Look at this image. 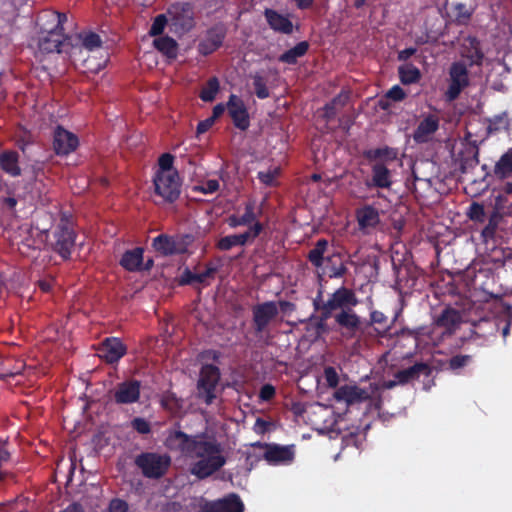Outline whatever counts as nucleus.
<instances>
[{"label": "nucleus", "mask_w": 512, "mask_h": 512, "mask_svg": "<svg viewBox=\"0 0 512 512\" xmlns=\"http://www.w3.org/2000/svg\"><path fill=\"white\" fill-rule=\"evenodd\" d=\"M220 376V369L213 364H206L200 370L197 382V397L207 405H211L216 398L215 391Z\"/></svg>", "instance_id": "8"}, {"label": "nucleus", "mask_w": 512, "mask_h": 512, "mask_svg": "<svg viewBox=\"0 0 512 512\" xmlns=\"http://www.w3.org/2000/svg\"><path fill=\"white\" fill-rule=\"evenodd\" d=\"M324 377L329 387L336 389L338 388L337 386L339 383V376L334 367H326L324 369Z\"/></svg>", "instance_id": "55"}, {"label": "nucleus", "mask_w": 512, "mask_h": 512, "mask_svg": "<svg viewBox=\"0 0 512 512\" xmlns=\"http://www.w3.org/2000/svg\"><path fill=\"white\" fill-rule=\"evenodd\" d=\"M264 17L269 27L275 32L286 35L293 32L294 26L288 15H283L274 9L266 8L264 10Z\"/></svg>", "instance_id": "23"}, {"label": "nucleus", "mask_w": 512, "mask_h": 512, "mask_svg": "<svg viewBox=\"0 0 512 512\" xmlns=\"http://www.w3.org/2000/svg\"><path fill=\"white\" fill-rule=\"evenodd\" d=\"M256 219L255 205L253 202H248L245 205V212L241 216L235 214L230 215L227 219V223L231 228L239 226H246L254 222Z\"/></svg>", "instance_id": "33"}, {"label": "nucleus", "mask_w": 512, "mask_h": 512, "mask_svg": "<svg viewBox=\"0 0 512 512\" xmlns=\"http://www.w3.org/2000/svg\"><path fill=\"white\" fill-rule=\"evenodd\" d=\"M469 72L462 62H454L449 68L448 88L444 93L447 102L455 101L461 92L469 86Z\"/></svg>", "instance_id": "9"}, {"label": "nucleus", "mask_w": 512, "mask_h": 512, "mask_svg": "<svg viewBox=\"0 0 512 512\" xmlns=\"http://www.w3.org/2000/svg\"><path fill=\"white\" fill-rule=\"evenodd\" d=\"M493 176L498 180H505L512 176V147L495 163Z\"/></svg>", "instance_id": "29"}, {"label": "nucleus", "mask_w": 512, "mask_h": 512, "mask_svg": "<svg viewBox=\"0 0 512 512\" xmlns=\"http://www.w3.org/2000/svg\"><path fill=\"white\" fill-rule=\"evenodd\" d=\"M262 231H263V224L260 222H255L243 234H247V243H248L249 241H252L255 238H257Z\"/></svg>", "instance_id": "60"}, {"label": "nucleus", "mask_w": 512, "mask_h": 512, "mask_svg": "<svg viewBox=\"0 0 512 512\" xmlns=\"http://www.w3.org/2000/svg\"><path fill=\"white\" fill-rule=\"evenodd\" d=\"M460 322V314L453 308H446L438 316L436 324L446 329L454 328Z\"/></svg>", "instance_id": "42"}, {"label": "nucleus", "mask_w": 512, "mask_h": 512, "mask_svg": "<svg viewBox=\"0 0 512 512\" xmlns=\"http://www.w3.org/2000/svg\"><path fill=\"white\" fill-rule=\"evenodd\" d=\"M73 46L72 38L65 36L64 31L40 33L38 39L39 50L44 53H69Z\"/></svg>", "instance_id": "12"}, {"label": "nucleus", "mask_w": 512, "mask_h": 512, "mask_svg": "<svg viewBox=\"0 0 512 512\" xmlns=\"http://www.w3.org/2000/svg\"><path fill=\"white\" fill-rule=\"evenodd\" d=\"M53 239L51 243L52 250L63 260L70 259L75 245L76 232L72 222L67 217H61L53 231Z\"/></svg>", "instance_id": "5"}, {"label": "nucleus", "mask_w": 512, "mask_h": 512, "mask_svg": "<svg viewBox=\"0 0 512 512\" xmlns=\"http://www.w3.org/2000/svg\"><path fill=\"white\" fill-rule=\"evenodd\" d=\"M359 304L356 292L346 286H340L334 292L329 293L327 299L323 298L322 287L313 298L314 310H326L332 314L334 322L346 337H354L361 329V318L354 311Z\"/></svg>", "instance_id": "1"}, {"label": "nucleus", "mask_w": 512, "mask_h": 512, "mask_svg": "<svg viewBox=\"0 0 512 512\" xmlns=\"http://www.w3.org/2000/svg\"><path fill=\"white\" fill-rule=\"evenodd\" d=\"M131 425L133 429L140 434H149L151 432L150 423L142 417L134 418L131 422Z\"/></svg>", "instance_id": "53"}, {"label": "nucleus", "mask_w": 512, "mask_h": 512, "mask_svg": "<svg viewBox=\"0 0 512 512\" xmlns=\"http://www.w3.org/2000/svg\"><path fill=\"white\" fill-rule=\"evenodd\" d=\"M166 25L170 26V20L167 15V12L165 14L157 15L154 18L153 23L150 27L149 34L151 36H159L160 37L161 34L163 33Z\"/></svg>", "instance_id": "47"}, {"label": "nucleus", "mask_w": 512, "mask_h": 512, "mask_svg": "<svg viewBox=\"0 0 512 512\" xmlns=\"http://www.w3.org/2000/svg\"><path fill=\"white\" fill-rule=\"evenodd\" d=\"M195 237L190 233L185 234H159L152 241V247L162 256H172L188 252L194 243Z\"/></svg>", "instance_id": "4"}, {"label": "nucleus", "mask_w": 512, "mask_h": 512, "mask_svg": "<svg viewBox=\"0 0 512 512\" xmlns=\"http://www.w3.org/2000/svg\"><path fill=\"white\" fill-rule=\"evenodd\" d=\"M326 261L328 264V275L330 278H342L347 274V266L343 262L339 253H334L333 255L328 256Z\"/></svg>", "instance_id": "35"}, {"label": "nucleus", "mask_w": 512, "mask_h": 512, "mask_svg": "<svg viewBox=\"0 0 512 512\" xmlns=\"http://www.w3.org/2000/svg\"><path fill=\"white\" fill-rule=\"evenodd\" d=\"M79 145L78 137L58 125L53 133V150L58 156H67L74 152Z\"/></svg>", "instance_id": "16"}, {"label": "nucleus", "mask_w": 512, "mask_h": 512, "mask_svg": "<svg viewBox=\"0 0 512 512\" xmlns=\"http://www.w3.org/2000/svg\"><path fill=\"white\" fill-rule=\"evenodd\" d=\"M77 40L81 42L82 46L92 51L101 46L102 41L97 33L89 32L84 37L77 36Z\"/></svg>", "instance_id": "50"}, {"label": "nucleus", "mask_w": 512, "mask_h": 512, "mask_svg": "<svg viewBox=\"0 0 512 512\" xmlns=\"http://www.w3.org/2000/svg\"><path fill=\"white\" fill-rule=\"evenodd\" d=\"M174 161V156L170 153H164L159 157L158 164L159 169L155 173V175H167L178 173L176 170L172 169Z\"/></svg>", "instance_id": "46"}, {"label": "nucleus", "mask_w": 512, "mask_h": 512, "mask_svg": "<svg viewBox=\"0 0 512 512\" xmlns=\"http://www.w3.org/2000/svg\"><path fill=\"white\" fill-rule=\"evenodd\" d=\"M328 247V241L324 238L317 240L315 243V246L313 249H311L307 255L308 261L315 266L316 268H319L324 263V254Z\"/></svg>", "instance_id": "37"}, {"label": "nucleus", "mask_w": 512, "mask_h": 512, "mask_svg": "<svg viewBox=\"0 0 512 512\" xmlns=\"http://www.w3.org/2000/svg\"><path fill=\"white\" fill-rule=\"evenodd\" d=\"M318 312V315H311L309 318V322L311 323L315 335L317 337L322 336L329 332V327L327 321L333 318L332 314H329L326 310H314Z\"/></svg>", "instance_id": "34"}, {"label": "nucleus", "mask_w": 512, "mask_h": 512, "mask_svg": "<svg viewBox=\"0 0 512 512\" xmlns=\"http://www.w3.org/2000/svg\"><path fill=\"white\" fill-rule=\"evenodd\" d=\"M277 175H278V169L259 171L257 178L260 180L261 183L265 184L266 186H272L274 184V181H275Z\"/></svg>", "instance_id": "56"}, {"label": "nucleus", "mask_w": 512, "mask_h": 512, "mask_svg": "<svg viewBox=\"0 0 512 512\" xmlns=\"http://www.w3.org/2000/svg\"><path fill=\"white\" fill-rule=\"evenodd\" d=\"M219 182L216 179H209L199 185L196 190L203 194H213L219 189Z\"/></svg>", "instance_id": "54"}, {"label": "nucleus", "mask_w": 512, "mask_h": 512, "mask_svg": "<svg viewBox=\"0 0 512 512\" xmlns=\"http://www.w3.org/2000/svg\"><path fill=\"white\" fill-rule=\"evenodd\" d=\"M214 124V121L213 119H210V118H207L203 121H200L198 124H197V133L198 134H203L205 132H207Z\"/></svg>", "instance_id": "63"}, {"label": "nucleus", "mask_w": 512, "mask_h": 512, "mask_svg": "<svg viewBox=\"0 0 512 512\" xmlns=\"http://www.w3.org/2000/svg\"><path fill=\"white\" fill-rule=\"evenodd\" d=\"M276 395V389L272 384H264L259 391V398L262 401H270Z\"/></svg>", "instance_id": "59"}, {"label": "nucleus", "mask_w": 512, "mask_h": 512, "mask_svg": "<svg viewBox=\"0 0 512 512\" xmlns=\"http://www.w3.org/2000/svg\"><path fill=\"white\" fill-rule=\"evenodd\" d=\"M226 107L234 126L241 131H246L250 126V116L244 101L239 96L231 94Z\"/></svg>", "instance_id": "13"}, {"label": "nucleus", "mask_w": 512, "mask_h": 512, "mask_svg": "<svg viewBox=\"0 0 512 512\" xmlns=\"http://www.w3.org/2000/svg\"><path fill=\"white\" fill-rule=\"evenodd\" d=\"M391 184L389 169L382 163L374 164L372 166V182L367 185L377 188H390Z\"/></svg>", "instance_id": "31"}, {"label": "nucleus", "mask_w": 512, "mask_h": 512, "mask_svg": "<svg viewBox=\"0 0 512 512\" xmlns=\"http://www.w3.org/2000/svg\"><path fill=\"white\" fill-rule=\"evenodd\" d=\"M398 75L401 83L404 85L417 83L421 79L420 70L411 63L399 66Z\"/></svg>", "instance_id": "36"}, {"label": "nucleus", "mask_w": 512, "mask_h": 512, "mask_svg": "<svg viewBox=\"0 0 512 512\" xmlns=\"http://www.w3.org/2000/svg\"><path fill=\"white\" fill-rule=\"evenodd\" d=\"M309 43L307 41H301L297 43L293 48L282 53L278 60L282 63L295 65L298 58L303 57L309 50Z\"/></svg>", "instance_id": "32"}, {"label": "nucleus", "mask_w": 512, "mask_h": 512, "mask_svg": "<svg viewBox=\"0 0 512 512\" xmlns=\"http://www.w3.org/2000/svg\"><path fill=\"white\" fill-rule=\"evenodd\" d=\"M252 78L255 95L259 99L268 98L270 96V92L266 85L265 78L259 74H255Z\"/></svg>", "instance_id": "48"}, {"label": "nucleus", "mask_w": 512, "mask_h": 512, "mask_svg": "<svg viewBox=\"0 0 512 512\" xmlns=\"http://www.w3.org/2000/svg\"><path fill=\"white\" fill-rule=\"evenodd\" d=\"M154 47L166 58L174 60L178 55V43L170 36H160L153 41Z\"/></svg>", "instance_id": "30"}, {"label": "nucleus", "mask_w": 512, "mask_h": 512, "mask_svg": "<svg viewBox=\"0 0 512 512\" xmlns=\"http://www.w3.org/2000/svg\"><path fill=\"white\" fill-rule=\"evenodd\" d=\"M171 463L167 455L143 452L135 458V465L146 478L159 479L165 475Z\"/></svg>", "instance_id": "7"}, {"label": "nucleus", "mask_w": 512, "mask_h": 512, "mask_svg": "<svg viewBox=\"0 0 512 512\" xmlns=\"http://www.w3.org/2000/svg\"><path fill=\"white\" fill-rule=\"evenodd\" d=\"M406 92L399 85L392 86L385 94V98L394 102L403 101L406 98Z\"/></svg>", "instance_id": "52"}, {"label": "nucleus", "mask_w": 512, "mask_h": 512, "mask_svg": "<svg viewBox=\"0 0 512 512\" xmlns=\"http://www.w3.org/2000/svg\"><path fill=\"white\" fill-rule=\"evenodd\" d=\"M216 272L217 268L211 265H208L205 271L201 273H193L189 268H186L179 279V285L203 284L208 278L214 277Z\"/></svg>", "instance_id": "26"}, {"label": "nucleus", "mask_w": 512, "mask_h": 512, "mask_svg": "<svg viewBox=\"0 0 512 512\" xmlns=\"http://www.w3.org/2000/svg\"><path fill=\"white\" fill-rule=\"evenodd\" d=\"M247 244V234H232L220 238L216 243V248L220 251H228L235 246H244Z\"/></svg>", "instance_id": "39"}, {"label": "nucleus", "mask_w": 512, "mask_h": 512, "mask_svg": "<svg viewBox=\"0 0 512 512\" xmlns=\"http://www.w3.org/2000/svg\"><path fill=\"white\" fill-rule=\"evenodd\" d=\"M277 303L278 312L281 311L284 314L291 313L296 310V305L290 301L280 300Z\"/></svg>", "instance_id": "62"}, {"label": "nucleus", "mask_w": 512, "mask_h": 512, "mask_svg": "<svg viewBox=\"0 0 512 512\" xmlns=\"http://www.w3.org/2000/svg\"><path fill=\"white\" fill-rule=\"evenodd\" d=\"M203 509L204 512H243L244 505L237 494L231 493L222 499L206 502Z\"/></svg>", "instance_id": "21"}, {"label": "nucleus", "mask_w": 512, "mask_h": 512, "mask_svg": "<svg viewBox=\"0 0 512 512\" xmlns=\"http://www.w3.org/2000/svg\"><path fill=\"white\" fill-rule=\"evenodd\" d=\"M222 452L223 447L215 437H208L206 433L194 435L189 457L199 460L191 467L192 475L205 479L219 471L226 464Z\"/></svg>", "instance_id": "2"}, {"label": "nucleus", "mask_w": 512, "mask_h": 512, "mask_svg": "<svg viewBox=\"0 0 512 512\" xmlns=\"http://www.w3.org/2000/svg\"><path fill=\"white\" fill-rule=\"evenodd\" d=\"M0 169L11 177H19L22 169L19 165V153L15 150H4L0 153Z\"/></svg>", "instance_id": "25"}, {"label": "nucleus", "mask_w": 512, "mask_h": 512, "mask_svg": "<svg viewBox=\"0 0 512 512\" xmlns=\"http://www.w3.org/2000/svg\"><path fill=\"white\" fill-rule=\"evenodd\" d=\"M129 506L128 503L120 498H113L106 510L102 512H128Z\"/></svg>", "instance_id": "51"}, {"label": "nucleus", "mask_w": 512, "mask_h": 512, "mask_svg": "<svg viewBox=\"0 0 512 512\" xmlns=\"http://www.w3.org/2000/svg\"><path fill=\"white\" fill-rule=\"evenodd\" d=\"M452 9L455 15V21L460 25L467 24L473 14V10L468 9L466 4L461 2L453 3Z\"/></svg>", "instance_id": "45"}, {"label": "nucleus", "mask_w": 512, "mask_h": 512, "mask_svg": "<svg viewBox=\"0 0 512 512\" xmlns=\"http://www.w3.org/2000/svg\"><path fill=\"white\" fill-rule=\"evenodd\" d=\"M278 316V306L276 301H265L252 307V324L256 335L265 332Z\"/></svg>", "instance_id": "10"}, {"label": "nucleus", "mask_w": 512, "mask_h": 512, "mask_svg": "<svg viewBox=\"0 0 512 512\" xmlns=\"http://www.w3.org/2000/svg\"><path fill=\"white\" fill-rule=\"evenodd\" d=\"M431 373L432 369L427 363L417 362L408 368L397 371L394 378L399 384L404 385L418 379L421 374L429 377Z\"/></svg>", "instance_id": "24"}, {"label": "nucleus", "mask_w": 512, "mask_h": 512, "mask_svg": "<svg viewBox=\"0 0 512 512\" xmlns=\"http://www.w3.org/2000/svg\"><path fill=\"white\" fill-rule=\"evenodd\" d=\"M141 381L129 378L118 383L111 391L113 401L118 405L137 403L141 396Z\"/></svg>", "instance_id": "11"}, {"label": "nucleus", "mask_w": 512, "mask_h": 512, "mask_svg": "<svg viewBox=\"0 0 512 512\" xmlns=\"http://www.w3.org/2000/svg\"><path fill=\"white\" fill-rule=\"evenodd\" d=\"M127 353V346L118 337H108L98 348L99 357L107 364H117Z\"/></svg>", "instance_id": "14"}, {"label": "nucleus", "mask_w": 512, "mask_h": 512, "mask_svg": "<svg viewBox=\"0 0 512 512\" xmlns=\"http://www.w3.org/2000/svg\"><path fill=\"white\" fill-rule=\"evenodd\" d=\"M220 88L219 80L217 77H211L206 85L201 89L199 97L204 102L214 101Z\"/></svg>", "instance_id": "44"}, {"label": "nucleus", "mask_w": 512, "mask_h": 512, "mask_svg": "<svg viewBox=\"0 0 512 512\" xmlns=\"http://www.w3.org/2000/svg\"><path fill=\"white\" fill-rule=\"evenodd\" d=\"M163 409L167 410L173 415H177L183 409V400L178 398L175 393L167 391L160 400Z\"/></svg>", "instance_id": "40"}, {"label": "nucleus", "mask_w": 512, "mask_h": 512, "mask_svg": "<svg viewBox=\"0 0 512 512\" xmlns=\"http://www.w3.org/2000/svg\"><path fill=\"white\" fill-rule=\"evenodd\" d=\"M363 155L369 161H375L377 159L394 160L397 157V151L394 148L385 146L366 150Z\"/></svg>", "instance_id": "43"}, {"label": "nucleus", "mask_w": 512, "mask_h": 512, "mask_svg": "<svg viewBox=\"0 0 512 512\" xmlns=\"http://www.w3.org/2000/svg\"><path fill=\"white\" fill-rule=\"evenodd\" d=\"M501 220V213L498 210H493L488 217V223L481 232V237L485 243L494 239Z\"/></svg>", "instance_id": "38"}, {"label": "nucleus", "mask_w": 512, "mask_h": 512, "mask_svg": "<svg viewBox=\"0 0 512 512\" xmlns=\"http://www.w3.org/2000/svg\"><path fill=\"white\" fill-rule=\"evenodd\" d=\"M467 216L473 222L483 223L486 218L484 206L478 202H472L468 208Z\"/></svg>", "instance_id": "49"}, {"label": "nucleus", "mask_w": 512, "mask_h": 512, "mask_svg": "<svg viewBox=\"0 0 512 512\" xmlns=\"http://www.w3.org/2000/svg\"><path fill=\"white\" fill-rule=\"evenodd\" d=\"M356 218L361 229L373 228L380 221L378 210L371 205L357 209Z\"/></svg>", "instance_id": "27"}, {"label": "nucleus", "mask_w": 512, "mask_h": 512, "mask_svg": "<svg viewBox=\"0 0 512 512\" xmlns=\"http://www.w3.org/2000/svg\"><path fill=\"white\" fill-rule=\"evenodd\" d=\"M425 328L417 327V328H408L403 327L400 331L396 332L397 336H409L413 337L415 340H418L420 336L424 335Z\"/></svg>", "instance_id": "58"}, {"label": "nucleus", "mask_w": 512, "mask_h": 512, "mask_svg": "<svg viewBox=\"0 0 512 512\" xmlns=\"http://www.w3.org/2000/svg\"><path fill=\"white\" fill-rule=\"evenodd\" d=\"M143 248L136 247L126 251L120 260V264L128 271H140L143 264Z\"/></svg>", "instance_id": "28"}, {"label": "nucleus", "mask_w": 512, "mask_h": 512, "mask_svg": "<svg viewBox=\"0 0 512 512\" xmlns=\"http://www.w3.org/2000/svg\"><path fill=\"white\" fill-rule=\"evenodd\" d=\"M170 30L177 36H183L195 26L194 7L189 2H176L167 8Z\"/></svg>", "instance_id": "3"}, {"label": "nucleus", "mask_w": 512, "mask_h": 512, "mask_svg": "<svg viewBox=\"0 0 512 512\" xmlns=\"http://www.w3.org/2000/svg\"><path fill=\"white\" fill-rule=\"evenodd\" d=\"M264 459L270 464H289L295 456L294 445L264 444Z\"/></svg>", "instance_id": "20"}, {"label": "nucleus", "mask_w": 512, "mask_h": 512, "mask_svg": "<svg viewBox=\"0 0 512 512\" xmlns=\"http://www.w3.org/2000/svg\"><path fill=\"white\" fill-rule=\"evenodd\" d=\"M439 129V118L429 114L421 120L413 132V140L417 144H424L430 141L431 136Z\"/></svg>", "instance_id": "22"}, {"label": "nucleus", "mask_w": 512, "mask_h": 512, "mask_svg": "<svg viewBox=\"0 0 512 512\" xmlns=\"http://www.w3.org/2000/svg\"><path fill=\"white\" fill-rule=\"evenodd\" d=\"M473 360L471 355L457 354L443 363L444 369L459 374L463 368L468 366Z\"/></svg>", "instance_id": "41"}, {"label": "nucleus", "mask_w": 512, "mask_h": 512, "mask_svg": "<svg viewBox=\"0 0 512 512\" xmlns=\"http://www.w3.org/2000/svg\"><path fill=\"white\" fill-rule=\"evenodd\" d=\"M67 22V15L55 10H43L36 19V25L40 33L64 31V24Z\"/></svg>", "instance_id": "17"}, {"label": "nucleus", "mask_w": 512, "mask_h": 512, "mask_svg": "<svg viewBox=\"0 0 512 512\" xmlns=\"http://www.w3.org/2000/svg\"><path fill=\"white\" fill-rule=\"evenodd\" d=\"M155 196L160 200H155L157 205L172 204L181 194V181L178 173L167 175H155L153 178Z\"/></svg>", "instance_id": "6"}, {"label": "nucleus", "mask_w": 512, "mask_h": 512, "mask_svg": "<svg viewBox=\"0 0 512 512\" xmlns=\"http://www.w3.org/2000/svg\"><path fill=\"white\" fill-rule=\"evenodd\" d=\"M349 94L348 92H341L337 96H335L330 102L333 103L336 106H345L348 102Z\"/></svg>", "instance_id": "64"}, {"label": "nucleus", "mask_w": 512, "mask_h": 512, "mask_svg": "<svg viewBox=\"0 0 512 512\" xmlns=\"http://www.w3.org/2000/svg\"><path fill=\"white\" fill-rule=\"evenodd\" d=\"M333 397L336 402L350 406L368 400L370 395L367 390L357 385L345 384L335 390Z\"/></svg>", "instance_id": "19"}, {"label": "nucleus", "mask_w": 512, "mask_h": 512, "mask_svg": "<svg viewBox=\"0 0 512 512\" xmlns=\"http://www.w3.org/2000/svg\"><path fill=\"white\" fill-rule=\"evenodd\" d=\"M227 29L223 24H216L206 31L204 38L198 44V51L208 56L219 49L226 37Z\"/></svg>", "instance_id": "15"}, {"label": "nucleus", "mask_w": 512, "mask_h": 512, "mask_svg": "<svg viewBox=\"0 0 512 512\" xmlns=\"http://www.w3.org/2000/svg\"><path fill=\"white\" fill-rule=\"evenodd\" d=\"M194 435H189L181 430H168L165 446L173 452L189 457Z\"/></svg>", "instance_id": "18"}, {"label": "nucleus", "mask_w": 512, "mask_h": 512, "mask_svg": "<svg viewBox=\"0 0 512 512\" xmlns=\"http://www.w3.org/2000/svg\"><path fill=\"white\" fill-rule=\"evenodd\" d=\"M507 118V113L503 112L502 114L495 115L492 118H490L489 121V130H498L499 124H501L504 120Z\"/></svg>", "instance_id": "61"}, {"label": "nucleus", "mask_w": 512, "mask_h": 512, "mask_svg": "<svg viewBox=\"0 0 512 512\" xmlns=\"http://www.w3.org/2000/svg\"><path fill=\"white\" fill-rule=\"evenodd\" d=\"M11 459L8 439L0 438V468Z\"/></svg>", "instance_id": "57"}]
</instances>
